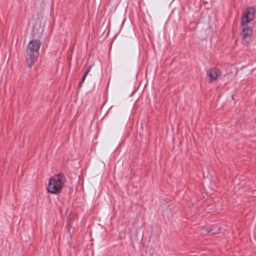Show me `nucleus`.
Here are the masks:
<instances>
[{
  "label": "nucleus",
  "mask_w": 256,
  "mask_h": 256,
  "mask_svg": "<svg viewBox=\"0 0 256 256\" xmlns=\"http://www.w3.org/2000/svg\"><path fill=\"white\" fill-rule=\"evenodd\" d=\"M66 181V178L64 174H58L54 175L49 180L47 188L48 192L54 194L60 193L62 191Z\"/></svg>",
  "instance_id": "1"
},
{
  "label": "nucleus",
  "mask_w": 256,
  "mask_h": 256,
  "mask_svg": "<svg viewBox=\"0 0 256 256\" xmlns=\"http://www.w3.org/2000/svg\"><path fill=\"white\" fill-rule=\"evenodd\" d=\"M220 74L219 70L216 68H211L206 72V80L209 83L216 80L218 76Z\"/></svg>",
  "instance_id": "5"
},
{
  "label": "nucleus",
  "mask_w": 256,
  "mask_h": 256,
  "mask_svg": "<svg viewBox=\"0 0 256 256\" xmlns=\"http://www.w3.org/2000/svg\"><path fill=\"white\" fill-rule=\"evenodd\" d=\"M207 230L208 232H212V231L213 232V233L217 232L216 231H214V230H212V229H208V230Z\"/></svg>",
  "instance_id": "7"
},
{
  "label": "nucleus",
  "mask_w": 256,
  "mask_h": 256,
  "mask_svg": "<svg viewBox=\"0 0 256 256\" xmlns=\"http://www.w3.org/2000/svg\"><path fill=\"white\" fill-rule=\"evenodd\" d=\"M40 44L38 40H32L28 43L26 56V64L28 67H31L36 61Z\"/></svg>",
  "instance_id": "2"
},
{
  "label": "nucleus",
  "mask_w": 256,
  "mask_h": 256,
  "mask_svg": "<svg viewBox=\"0 0 256 256\" xmlns=\"http://www.w3.org/2000/svg\"><path fill=\"white\" fill-rule=\"evenodd\" d=\"M242 31L240 36L242 39V42L243 45L247 46L251 40L252 35V28L247 26L246 25H242Z\"/></svg>",
  "instance_id": "3"
},
{
  "label": "nucleus",
  "mask_w": 256,
  "mask_h": 256,
  "mask_svg": "<svg viewBox=\"0 0 256 256\" xmlns=\"http://www.w3.org/2000/svg\"><path fill=\"white\" fill-rule=\"evenodd\" d=\"M91 68H92V66H89L86 70V71L84 73V76H82V82L80 83V86H81V85L84 82V81L86 78V76L88 75V73L90 72V70H91Z\"/></svg>",
  "instance_id": "6"
},
{
  "label": "nucleus",
  "mask_w": 256,
  "mask_h": 256,
  "mask_svg": "<svg viewBox=\"0 0 256 256\" xmlns=\"http://www.w3.org/2000/svg\"><path fill=\"white\" fill-rule=\"evenodd\" d=\"M255 10L254 8H248L243 13L242 18L241 25H246L254 18Z\"/></svg>",
  "instance_id": "4"
}]
</instances>
